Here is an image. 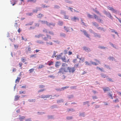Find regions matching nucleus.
I'll list each match as a JSON object with an SVG mask.
<instances>
[{
  "label": "nucleus",
  "instance_id": "1",
  "mask_svg": "<svg viewBox=\"0 0 121 121\" xmlns=\"http://www.w3.org/2000/svg\"><path fill=\"white\" fill-rule=\"evenodd\" d=\"M46 35V37H45L43 35H38V37L39 38H41V37H42L43 40L46 41V43L47 44L49 45H53V43L51 41H49L48 40V38L51 39V36L48 34H47Z\"/></svg>",
  "mask_w": 121,
  "mask_h": 121
},
{
  "label": "nucleus",
  "instance_id": "2",
  "mask_svg": "<svg viewBox=\"0 0 121 121\" xmlns=\"http://www.w3.org/2000/svg\"><path fill=\"white\" fill-rule=\"evenodd\" d=\"M66 72H67V67H62L59 69V71L57 73L58 74H63Z\"/></svg>",
  "mask_w": 121,
  "mask_h": 121
},
{
  "label": "nucleus",
  "instance_id": "3",
  "mask_svg": "<svg viewBox=\"0 0 121 121\" xmlns=\"http://www.w3.org/2000/svg\"><path fill=\"white\" fill-rule=\"evenodd\" d=\"M62 53L60 54L59 55L57 56H56L55 57H57V59H61L62 61L64 62H66L67 60L65 59V55L63 56Z\"/></svg>",
  "mask_w": 121,
  "mask_h": 121
},
{
  "label": "nucleus",
  "instance_id": "4",
  "mask_svg": "<svg viewBox=\"0 0 121 121\" xmlns=\"http://www.w3.org/2000/svg\"><path fill=\"white\" fill-rule=\"evenodd\" d=\"M43 24L46 23L47 25L51 27V26L54 27L55 25V24L52 23H49L47 22V21H43L41 22Z\"/></svg>",
  "mask_w": 121,
  "mask_h": 121
},
{
  "label": "nucleus",
  "instance_id": "5",
  "mask_svg": "<svg viewBox=\"0 0 121 121\" xmlns=\"http://www.w3.org/2000/svg\"><path fill=\"white\" fill-rule=\"evenodd\" d=\"M67 72H69V73H73L74 72L75 69L74 67H67Z\"/></svg>",
  "mask_w": 121,
  "mask_h": 121
},
{
  "label": "nucleus",
  "instance_id": "6",
  "mask_svg": "<svg viewBox=\"0 0 121 121\" xmlns=\"http://www.w3.org/2000/svg\"><path fill=\"white\" fill-rule=\"evenodd\" d=\"M71 20L73 21L76 22V20H79V18L78 17H73L72 18H71Z\"/></svg>",
  "mask_w": 121,
  "mask_h": 121
},
{
  "label": "nucleus",
  "instance_id": "7",
  "mask_svg": "<svg viewBox=\"0 0 121 121\" xmlns=\"http://www.w3.org/2000/svg\"><path fill=\"white\" fill-rule=\"evenodd\" d=\"M61 64L60 62L59 61L56 62L55 64V66L56 68H58Z\"/></svg>",
  "mask_w": 121,
  "mask_h": 121
},
{
  "label": "nucleus",
  "instance_id": "8",
  "mask_svg": "<svg viewBox=\"0 0 121 121\" xmlns=\"http://www.w3.org/2000/svg\"><path fill=\"white\" fill-rule=\"evenodd\" d=\"M103 90L104 92H105L106 91H110V90L109 87H107L106 88H103Z\"/></svg>",
  "mask_w": 121,
  "mask_h": 121
},
{
  "label": "nucleus",
  "instance_id": "9",
  "mask_svg": "<svg viewBox=\"0 0 121 121\" xmlns=\"http://www.w3.org/2000/svg\"><path fill=\"white\" fill-rule=\"evenodd\" d=\"M50 96L49 95H42L40 97L41 98H49Z\"/></svg>",
  "mask_w": 121,
  "mask_h": 121
},
{
  "label": "nucleus",
  "instance_id": "10",
  "mask_svg": "<svg viewBox=\"0 0 121 121\" xmlns=\"http://www.w3.org/2000/svg\"><path fill=\"white\" fill-rule=\"evenodd\" d=\"M10 2L11 4H12V5L13 6L17 2V1L16 0H12V1H11Z\"/></svg>",
  "mask_w": 121,
  "mask_h": 121
},
{
  "label": "nucleus",
  "instance_id": "11",
  "mask_svg": "<svg viewBox=\"0 0 121 121\" xmlns=\"http://www.w3.org/2000/svg\"><path fill=\"white\" fill-rule=\"evenodd\" d=\"M83 32L84 33V34L88 38L89 37V35L87 34V32H86V31L85 30H83Z\"/></svg>",
  "mask_w": 121,
  "mask_h": 121
},
{
  "label": "nucleus",
  "instance_id": "12",
  "mask_svg": "<svg viewBox=\"0 0 121 121\" xmlns=\"http://www.w3.org/2000/svg\"><path fill=\"white\" fill-rule=\"evenodd\" d=\"M111 93L109 92L108 94V96L111 98L112 99H113V98L112 96V94L111 93Z\"/></svg>",
  "mask_w": 121,
  "mask_h": 121
},
{
  "label": "nucleus",
  "instance_id": "13",
  "mask_svg": "<svg viewBox=\"0 0 121 121\" xmlns=\"http://www.w3.org/2000/svg\"><path fill=\"white\" fill-rule=\"evenodd\" d=\"M64 28L65 30L67 32L69 31V27L64 26Z\"/></svg>",
  "mask_w": 121,
  "mask_h": 121
},
{
  "label": "nucleus",
  "instance_id": "14",
  "mask_svg": "<svg viewBox=\"0 0 121 121\" xmlns=\"http://www.w3.org/2000/svg\"><path fill=\"white\" fill-rule=\"evenodd\" d=\"M20 97V96L18 95H16L15 97L14 100L15 101H17L19 99V98Z\"/></svg>",
  "mask_w": 121,
  "mask_h": 121
},
{
  "label": "nucleus",
  "instance_id": "15",
  "mask_svg": "<svg viewBox=\"0 0 121 121\" xmlns=\"http://www.w3.org/2000/svg\"><path fill=\"white\" fill-rule=\"evenodd\" d=\"M67 111L68 112H69L70 111H71L72 112H74V110L72 108L70 109L68 108L67 109Z\"/></svg>",
  "mask_w": 121,
  "mask_h": 121
},
{
  "label": "nucleus",
  "instance_id": "16",
  "mask_svg": "<svg viewBox=\"0 0 121 121\" xmlns=\"http://www.w3.org/2000/svg\"><path fill=\"white\" fill-rule=\"evenodd\" d=\"M36 0H27V2H35L36 1Z\"/></svg>",
  "mask_w": 121,
  "mask_h": 121
},
{
  "label": "nucleus",
  "instance_id": "17",
  "mask_svg": "<svg viewBox=\"0 0 121 121\" xmlns=\"http://www.w3.org/2000/svg\"><path fill=\"white\" fill-rule=\"evenodd\" d=\"M94 35L95 37H97L99 38H100V35H99L96 33H94Z\"/></svg>",
  "mask_w": 121,
  "mask_h": 121
},
{
  "label": "nucleus",
  "instance_id": "18",
  "mask_svg": "<svg viewBox=\"0 0 121 121\" xmlns=\"http://www.w3.org/2000/svg\"><path fill=\"white\" fill-rule=\"evenodd\" d=\"M97 69H99L101 71H103L104 69L103 68H100L98 67H97L96 68Z\"/></svg>",
  "mask_w": 121,
  "mask_h": 121
},
{
  "label": "nucleus",
  "instance_id": "19",
  "mask_svg": "<svg viewBox=\"0 0 121 121\" xmlns=\"http://www.w3.org/2000/svg\"><path fill=\"white\" fill-rule=\"evenodd\" d=\"M62 66L63 67H67L68 65L66 63H63L62 64Z\"/></svg>",
  "mask_w": 121,
  "mask_h": 121
},
{
  "label": "nucleus",
  "instance_id": "20",
  "mask_svg": "<svg viewBox=\"0 0 121 121\" xmlns=\"http://www.w3.org/2000/svg\"><path fill=\"white\" fill-rule=\"evenodd\" d=\"M93 25L95 26L96 27H97L98 26V25L95 22H92Z\"/></svg>",
  "mask_w": 121,
  "mask_h": 121
},
{
  "label": "nucleus",
  "instance_id": "21",
  "mask_svg": "<svg viewBox=\"0 0 121 121\" xmlns=\"http://www.w3.org/2000/svg\"><path fill=\"white\" fill-rule=\"evenodd\" d=\"M60 36L61 37H65L66 36L65 34L64 33H61L60 34Z\"/></svg>",
  "mask_w": 121,
  "mask_h": 121
},
{
  "label": "nucleus",
  "instance_id": "22",
  "mask_svg": "<svg viewBox=\"0 0 121 121\" xmlns=\"http://www.w3.org/2000/svg\"><path fill=\"white\" fill-rule=\"evenodd\" d=\"M83 49L84 50L86 51H88L90 50V49L86 47H85L83 48Z\"/></svg>",
  "mask_w": 121,
  "mask_h": 121
},
{
  "label": "nucleus",
  "instance_id": "23",
  "mask_svg": "<svg viewBox=\"0 0 121 121\" xmlns=\"http://www.w3.org/2000/svg\"><path fill=\"white\" fill-rule=\"evenodd\" d=\"M63 22L62 21H60L59 22L58 25L60 26H62L63 24Z\"/></svg>",
  "mask_w": 121,
  "mask_h": 121
},
{
  "label": "nucleus",
  "instance_id": "24",
  "mask_svg": "<svg viewBox=\"0 0 121 121\" xmlns=\"http://www.w3.org/2000/svg\"><path fill=\"white\" fill-rule=\"evenodd\" d=\"M21 78L19 77H17V79L15 80V82H19V80H20Z\"/></svg>",
  "mask_w": 121,
  "mask_h": 121
},
{
  "label": "nucleus",
  "instance_id": "25",
  "mask_svg": "<svg viewBox=\"0 0 121 121\" xmlns=\"http://www.w3.org/2000/svg\"><path fill=\"white\" fill-rule=\"evenodd\" d=\"M25 118V117L24 116H20L19 118V120H23Z\"/></svg>",
  "mask_w": 121,
  "mask_h": 121
},
{
  "label": "nucleus",
  "instance_id": "26",
  "mask_svg": "<svg viewBox=\"0 0 121 121\" xmlns=\"http://www.w3.org/2000/svg\"><path fill=\"white\" fill-rule=\"evenodd\" d=\"M34 69H31L29 70V73H31L33 72L34 71Z\"/></svg>",
  "mask_w": 121,
  "mask_h": 121
},
{
  "label": "nucleus",
  "instance_id": "27",
  "mask_svg": "<svg viewBox=\"0 0 121 121\" xmlns=\"http://www.w3.org/2000/svg\"><path fill=\"white\" fill-rule=\"evenodd\" d=\"M94 17L95 19H98V17L95 14H94Z\"/></svg>",
  "mask_w": 121,
  "mask_h": 121
},
{
  "label": "nucleus",
  "instance_id": "28",
  "mask_svg": "<svg viewBox=\"0 0 121 121\" xmlns=\"http://www.w3.org/2000/svg\"><path fill=\"white\" fill-rule=\"evenodd\" d=\"M48 77H49L53 79L55 77L54 76L52 75L49 76Z\"/></svg>",
  "mask_w": 121,
  "mask_h": 121
},
{
  "label": "nucleus",
  "instance_id": "29",
  "mask_svg": "<svg viewBox=\"0 0 121 121\" xmlns=\"http://www.w3.org/2000/svg\"><path fill=\"white\" fill-rule=\"evenodd\" d=\"M101 77L104 78L106 77H107V76H106V75L104 73H102L101 74Z\"/></svg>",
  "mask_w": 121,
  "mask_h": 121
},
{
  "label": "nucleus",
  "instance_id": "30",
  "mask_svg": "<svg viewBox=\"0 0 121 121\" xmlns=\"http://www.w3.org/2000/svg\"><path fill=\"white\" fill-rule=\"evenodd\" d=\"M43 16V15L41 14H39L38 15V18H41Z\"/></svg>",
  "mask_w": 121,
  "mask_h": 121
},
{
  "label": "nucleus",
  "instance_id": "31",
  "mask_svg": "<svg viewBox=\"0 0 121 121\" xmlns=\"http://www.w3.org/2000/svg\"><path fill=\"white\" fill-rule=\"evenodd\" d=\"M80 62V61H79V62L77 64H75V65L74 66L76 68H77V67H78L79 66V63Z\"/></svg>",
  "mask_w": 121,
  "mask_h": 121
},
{
  "label": "nucleus",
  "instance_id": "32",
  "mask_svg": "<svg viewBox=\"0 0 121 121\" xmlns=\"http://www.w3.org/2000/svg\"><path fill=\"white\" fill-rule=\"evenodd\" d=\"M21 61L22 62H24L26 61V59L24 57H23L21 59Z\"/></svg>",
  "mask_w": 121,
  "mask_h": 121
},
{
  "label": "nucleus",
  "instance_id": "33",
  "mask_svg": "<svg viewBox=\"0 0 121 121\" xmlns=\"http://www.w3.org/2000/svg\"><path fill=\"white\" fill-rule=\"evenodd\" d=\"M107 16L110 18H112V16L109 13H108V15Z\"/></svg>",
  "mask_w": 121,
  "mask_h": 121
},
{
  "label": "nucleus",
  "instance_id": "34",
  "mask_svg": "<svg viewBox=\"0 0 121 121\" xmlns=\"http://www.w3.org/2000/svg\"><path fill=\"white\" fill-rule=\"evenodd\" d=\"M48 33L52 35H54V33L52 31H49L48 32Z\"/></svg>",
  "mask_w": 121,
  "mask_h": 121
},
{
  "label": "nucleus",
  "instance_id": "35",
  "mask_svg": "<svg viewBox=\"0 0 121 121\" xmlns=\"http://www.w3.org/2000/svg\"><path fill=\"white\" fill-rule=\"evenodd\" d=\"M53 63V62L52 61H51V62H49L48 63V65L49 66L51 65H52Z\"/></svg>",
  "mask_w": 121,
  "mask_h": 121
},
{
  "label": "nucleus",
  "instance_id": "36",
  "mask_svg": "<svg viewBox=\"0 0 121 121\" xmlns=\"http://www.w3.org/2000/svg\"><path fill=\"white\" fill-rule=\"evenodd\" d=\"M44 87L45 86L44 85H40L39 86V88L41 89H43Z\"/></svg>",
  "mask_w": 121,
  "mask_h": 121
},
{
  "label": "nucleus",
  "instance_id": "37",
  "mask_svg": "<svg viewBox=\"0 0 121 121\" xmlns=\"http://www.w3.org/2000/svg\"><path fill=\"white\" fill-rule=\"evenodd\" d=\"M88 17L90 18H92V15L90 14H87Z\"/></svg>",
  "mask_w": 121,
  "mask_h": 121
},
{
  "label": "nucleus",
  "instance_id": "38",
  "mask_svg": "<svg viewBox=\"0 0 121 121\" xmlns=\"http://www.w3.org/2000/svg\"><path fill=\"white\" fill-rule=\"evenodd\" d=\"M107 8L108 9L111 11H112V10H113V8L112 7L108 6Z\"/></svg>",
  "mask_w": 121,
  "mask_h": 121
},
{
  "label": "nucleus",
  "instance_id": "39",
  "mask_svg": "<svg viewBox=\"0 0 121 121\" xmlns=\"http://www.w3.org/2000/svg\"><path fill=\"white\" fill-rule=\"evenodd\" d=\"M111 30L112 32H114L115 34H117V32H116L113 29H111Z\"/></svg>",
  "mask_w": 121,
  "mask_h": 121
},
{
  "label": "nucleus",
  "instance_id": "40",
  "mask_svg": "<svg viewBox=\"0 0 121 121\" xmlns=\"http://www.w3.org/2000/svg\"><path fill=\"white\" fill-rule=\"evenodd\" d=\"M44 66L43 65H39V68H43Z\"/></svg>",
  "mask_w": 121,
  "mask_h": 121
},
{
  "label": "nucleus",
  "instance_id": "41",
  "mask_svg": "<svg viewBox=\"0 0 121 121\" xmlns=\"http://www.w3.org/2000/svg\"><path fill=\"white\" fill-rule=\"evenodd\" d=\"M43 32L45 33H47L48 32V30L47 29H44L43 30Z\"/></svg>",
  "mask_w": 121,
  "mask_h": 121
},
{
  "label": "nucleus",
  "instance_id": "42",
  "mask_svg": "<svg viewBox=\"0 0 121 121\" xmlns=\"http://www.w3.org/2000/svg\"><path fill=\"white\" fill-rule=\"evenodd\" d=\"M113 101L115 103H117L119 102V100L118 99H117L115 100H113Z\"/></svg>",
  "mask_w": 121,
  "mask_h": 121
},
{
  "label": "nucleus",
  "instance_id": "43",
  "mask_svg": "<svg viewBox=\"0 0 121 121\" xmlns=\"http://www.w3.org/2000/svg\"><path fill=\"white\" fill-rule=\"evenodd\" d=\"M45 89H42L40 90L39 91H38V92H42L43 91H45Z\"/></svg>",
  "mask_w": 121,
  "mask_h": 121
},
{
  "label": "nucleus",
  "instance_id": "44",
  "mask_svg": "<svg viewBox=\"0 0 121 121\" xmlns=\"http://www.w3.org/2000/svg\"><path fill=\"white\" fill-rule=\"evenodd\" d=\"M53 42H54L56 43H59V42L57 40H53Z\"/></svg>",
  "mask_w": 121,
  "mask_h": 121
},
{
  "label": "nucleus",
  "instance_id": "45",
  "mask_svg": "<svg viewBox=\"0 0 121 121\" xmlns=\"http://www.w3.org/2000/svg\"><path fill=\"white\" fill-rule=\"evenodd\" d=\"M69 87V86H65L64 87L62 88V89L63 90H64L65 89H66V88H68Z\"/></svg>",
  "mask_w": 121,
  "mask_h": 121
},
{
  "label": "nucleus",
  "instance_id": "46",
  "mask_svg": "<svg viewBox=\"0 0 121 121\" xmlns=\"http://www.w3.org/2000/svg\"><path fill=\"white\" fill-rule=\"evenodd\" d=\"M73 62L74 63H77V60L76 59H74L73 60Z\"/></svg>",
  "mask_w": 121,
  "mask_h": 121
},
{
  "label": "nucleus",
  "instance_id": "47",
  "mask_svg": "<svg viewBox=\"0 0 121 121\" xmlns=\"http://www.w3.org/2000/svg\"><path fill=\"white\" fill-rule=\"evenodd\" d=\"M91 63L92 64L94 65H98V64L94 62H93L91 61Z\"/></svg>",
  "mask_w": 121,
  "mask_h": 121
},
{
  "label": "nucleus",
  "instance_id": "48",
  "mask_svg": "<svg viewBox=\"0 0 121 121\" xmlns=\"http://www.w3.org/2000/svg\"><path fill=\"white\" fill-rule=\"evenodd\" d=\"M110 44L112 45L113 48H116V45H114L112 43H111Z\"/></svg>",
  "mask_w": 121,
  "mask_h": 121
},
{
  "label": "nucleus",
  "instance_id": "49",
  "mask_svg": "<svg viewBox=\"0 0 121 121\" xmlns=\"http://www.w3.org/2000/svg\"><path fill=\"white\" fill-rule=\"evenodd\" d=\"M66 2L67 3H69L72 4V3L71 1L68 0H66Z\"/></svg>",
  "mask_w": 121,
  "mask_h": 121
},
{
  "label": "nucleus",
  "instance_id": "50",
  "mask_svg": "<svg viewBox=\"0 0 121 121\" xmlns=\"http://www.w3.org/2000/svg\"><path fill=\"white\" fill-rule=\"evenodd\" d=\"M85 63L86 65H90V64L87 61H86L85 62Z\"/></svg>",
  "mask_w": 121,
  "mask_h": 121
},
{
  "label": "nucleus",
  "instance_id": "51",
  "mask_svg": "<svg viewBox=\"0 0 121 121\" xmlns=\"http://www.w3.org/2000/svg\"><path fill=\"white\" fill-rule=\"evenodd\" d=\"M107 79H108V80L109 81L113 82V81L112 80V79L110 78H108Z\"/></svg>",
  "mask_w": 121,
  "mask_h": 121
},
{
  "label": "nucleus",
  "instance_id": "52",
  "mask_svg": "<svg viewBox=\"0 0 121 121\" xmlns=\"http://www.w3.org/2000/svg\"><path fill=\"white\" fill-rule=\"evenodd\" d=\"M108 59L110 60H112L113 59H114V58L110 56L108 58Z\"/></svg>",
  "mask_w": 121,
  "mask_h": 121
},
{
  "label": "nucleus",
  "instance_id": "53",
  "mask_svg": "<svg viewBox=\"0 0 121 121\" xmlns=\"http://www.w3.org/2000/svg\"><path fill=\"white\" fill-rule=\"evenodd\" d=\"M92 98L93 99H96L97 98V96H93L92 97Z\"/></svg>",
  "mask_w": 121,
  "mask_h": 121
},
{
  "label": "nucleus",
  "instance_id": "54",
  "mask_svg": "<svg viewBox=\"0 0 121 121\" xmlns=\"http://www.w3.org/2000/svg\"><path fill=\"white\" fill-rule=\"evenodd\" d=\"M19 65L20 67H21V69H22V64L21 63H19Z\"/></svg>",
  "mask_w": 121,
  "mask_h": 121
},
{
  "label": "nucleus",
  "instance_id": "55",
  "mask_svg": "<svg viewBox=\"0 0 121 121\" xmlns=\"http://www.w3.org/2000/svg\"><path fill=\"white\" fill-rule=\"evenodd\" d=\"M95 11L97 14H99V15H101V14L99 13V12L97 10H95Z\"/></svg>",
  "mask_w": 121,
  "mask_h": 121
},
{
  "label": "nucleus",
  "instance_id": "56",
  "mask_svg": "<svg viewBox=\"0 0 121 121\" xmlns=\"http://www.w3.org/2000/svg\"><path fill=\"white\" fill-rule=\"evenodd\" d=\"M89 102L88 101H87L85 102H84L83 103L85 105L87 104H88Z\"/></svg>",
  "mask_w": 121,
  "mask_h": 121
},
{
  "label": "nucleus",
  "instance_id": "57",
  "mask_svg": "<svg viewBox=\"0 0 121 121\" xmlns=\"http://www.w3.org/2000/svg\"><path fill=\"white\" fill-rule=\"evenodd\" d=\"M26 121H31V119L30 118H29L28 119H27L26 120Z\"/></svg>",
  "mask_w": 121,
  "mask_h": 121
},
{
  "label": "nucleus",
  "instance_id": "58",
  "mask_svg": "<svg viewBox=\"0 0 121 121\" xmlns=\"http://www.w3.org/2000/svg\"><path fill=\"white\" fill-rule=\"evenodd\" d=\"M112 11L114 13H117L116 10L114 9H113V10H112Z\"/></svg>",
  "mask_w": 121,
  "mask_h": 121
},
{
  "label": "nucleus",
  "instance_id": "59",
  "mask_svg": "<svg viewBox=\"0 0 121 121\" xmlns=\"http://www.w3.org/2000/svg\"><path fill=\"white\" fill-rule=\"evenodd\" d=\"M59 6L57 5H56L54 6V8H59Z\"/></svg>",
  "mask_w": 121,
  "mask_h": 121
},
{
  "label": "nucleus",
  "instance_id": "60",
  "mask_svg": "<svg viewBox=\"0 0 121 121\" xmlns=\"http://www.w3.org/2000/svg\"><path fill=\"white\" fill-rule=\"evenodd\" d=\"M73 9L72 8H71L70 7H69V10H70L71 11H73Z\"/></svg>",
  "mask_w": 121,
  "mask_h": 121
},
{
  "label": "nucleus",
  "instance_id": "61",
  "mask_svg": "<svg viewBox=\"0 0 121 121\" xmlns=\"http://www.w3.org/2000/svg\"><path fill=\"white\" fill-rule=\"evenodd\" d=\"M87 73V72L85 71H84L82 73V75H84L86 73Z\"/></svg>",
  "mask_w": 121,
  "mask_h": 121
},
{
  "label": "nucleus",
  "instance_id": "62",
  "mask_svg": "<svg viewBox=\"0 0 121 121\" xmlns=\"http://www.w3.org/2000/svg\"><path fill=\"white\" fill-rule=\"evenodd\" d=\"M68 16H66L65 15V19H68Z\"/></svg>",
  "mask_w": 121,
  "mask_h": 121
},
{
  "label": "nucleus",
  "instance_id": "63",
  "mask_svg": "<svg viewBox=\"0 0 121 121\" xmlns=\"http://www.w3.org/2000/svg\"><path fill=\"white\" fill-rule=\"evenodd\" d=\"M32 24V22H30V23H28L26 24V25H31Z\"/></svg>",
  "mask_w": 121,
  "mask_h": 121
},
{
  "label": "nucleus",
  "instance_id": "64",
  "mask_svg": "<svg viewBox=\"0 0 121 121\" xmlns=\"http://www.w3.org/2000/svg\"><path fill=\"white\" fill-rule=\"evenodd\" d=\"M28 47V51H30L31 50V48L30 47Z\"/></svg>",
  "mask_w": 121,
  "mask_h": 121
}]
</instances>
